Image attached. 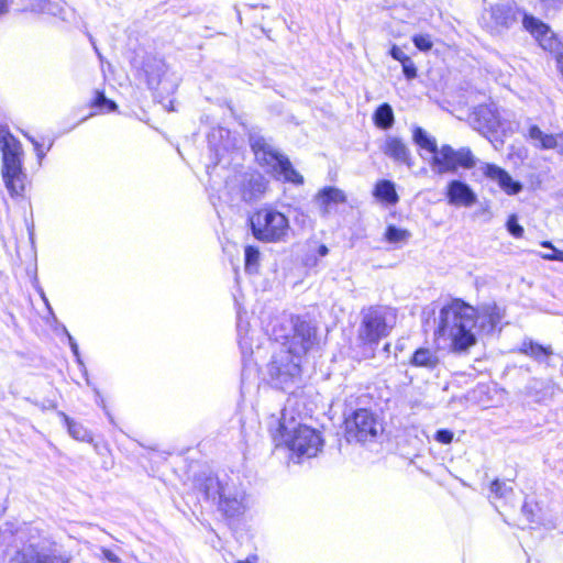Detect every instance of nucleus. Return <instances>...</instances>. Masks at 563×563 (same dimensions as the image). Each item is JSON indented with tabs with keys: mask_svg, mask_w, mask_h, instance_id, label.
<instances>
[{
	"mask_svg": "<svg viewBox=\"0 0 563 563\" xmlns=\"http://www.w3.org/2000/svg\"><path fill=\"white\" fill-rule=\"evenodd\" d=\"M526 509H528L527 504H525V505L522 506V511H525V512H526Z\"/></svg>",
	"mask_w": 563,
	"mask_h": 563,
	"instance_id": "50",
	"label": "nucleus"
},
{
	"mask_svg": "<svg viewBox=\"0 0 563 563\" xmlns=\"http://www.w3.org/2000/svg\"><path fill=\"white\" fill-rule=\"evenodd\" d=\"M412 141L421 150L432 154L429 165L438 175L453 174L459 168L472 169L476 166L477 159L470 147L463 146L455 150L449 144L439 147L435 137L420 126L413 128Z\"/></svg>",
	"mask_w": 563,
	"mask_h": 563,
	"instance_id": "3",
	"label": "nucleus"
},
{
	"mask_svg": "<svg viewBox=\"0 0 563 563\" xmlns=\"http://www.w3.org/2000/svg\"><path fill=\"white\" fill-rule=\"evenodd\" d=\"M396 311L386 306H373L362 311L358 338L363 343L377 344L389 335L396 324Z\"/></svg>",
	"mask_w": 563,
	"mask_h": 563,
	"instance_id": "9",
	"label": "nucleus"
},
{
	"mask_svg": "<svg viewBox=\"0 0 563 563\" xmlns=\"http://www.w3.org/2000/svg\"><path fill=\"white\" fill-rule=\"evenodd\" d=\"M446 197L450 205L471 207L476 200V194L464 181L454 179L449 183Z\"/></svg>",
	"mask_w": 563,
	"mask_h": 563,
	"instance_id": "19",
	"label": "nucleus"
},
{
	"mask_svg": "<svg viewBox=\"0 0 563 563\" xmlns=\"http://www.w3.org/2000/svg\"><path fill=\"white\" fill-rule=\"evenodd\" d=\"M8 3L7 0H0V14H3L7 12Z\"/></svg>",
	"mask_w": 563,
	"mask_h": 563,
	"instance_id": "46",
	"label": "nucleus"
},
{
	"mask_svg": "<svg viewBox=\"0 0 563 563\" xmlns=\"http://www.w3.org/2000/svg\"><path fill=\"white\" fill-rule=\"evenodd\" d=\"M415 46L421 52H428L432 48L433 42L429 34H416L412 36Z\"/></svg>",
	"mask_w": 563,
	"mask_h": 563,
	"instance_id": "35",
	"label": "nucleus"
},
{
	"mask_svg": "<svg viewBox=\"0 0 563 563\" xmlns=\"http://www.w3.org/2000/svg\"><path fill=\"white\" fill-rule=\"evenodd\" d=\"M31 142L34 144L37 157L41 161L44 157L45 152L42 151L41 145L36 141L31 139Z\"/></svg>",
	"mask_w": 563,
	"mask_h": 563,
	"instance_id": "43",
	"label": "nucleus"
},
{
	"mask_svg": "<svg viewBox=\"0 0 563 563\" xmlns=\"http://www.w3.org/2000/svg\"><path fill=\"white\" fill-rule=\"evenodd\" d=\"M375 125L382 130H388L394 125L395 115L389 103H382L373 114Z\"/></svg>",
	"mask_w": 563,
	"mask_h": 563,
	"instance_id": "27",
	"label": "nucleus"
},
{
	"mask_svg": "<svg viewBox=\"0 0 563 563\" xmlns=\"http://www.w3.org/2000/svg\"><path fill=\"white\" fill-rule=\"evenodd\" d=\"M91 107L106 112H111L117 109L115 102L108 99L101 91H96V97L91 102Z\"/></svg>",
	"mask_w": 563,
	"mask_h": 563,
	"instance_id": "32",
	"label": "nucleus"
},
{
	"mask_svg": "<svg viewBox=\"0 0 563 563\" xmlns=\"http://www.w3.org/2000/svg\"><path fill=\"white\" fill-rule=\"evenodd\" d=\"M482 170L486 177L497 183L507 195H517L522 190L521 183L515 180L508 172L495 164L485 163L482 166Z\"/></svg>",
	"mask_w": 563,
	"mask_h": 563,
	"instance_id": "18",
	"label": "nucleus"
},
{
	"mask_svg": "<svg viewBox=\"0 0 563 563\" xmlns=\"http://www.w3.org/2000/svg\"><path fill=\"white\" fill-rule=\"evenodd\" d=\"M474 129L477 131L494 132L499 126V117L495 108L487 104L478 106L473 113Z\"/></svg>",
	"mask_w": 563,
	"mask_h": 563,
	"instance_id": "20",
	"label": "nucleus"
},
{
	"mask_svg": "<svg viewBox=\"0 0 563 563\" xmlns=\"http://www.w3.org/2000/svg\"><path fill=\"white\" fill-rule=\"evenodd\" d=\"M390 55L394 59L400 62L401 64L409 58V56H407L405 52L396 45L390 48Z\"/></svg>",
	"mask_w": 563,
	"mask_h": 563,
	"instance_id": "40",
	"label": "nucleus"
},
{
	"mask_svg": "<svg viewBox=\"0 0 563 563\" xmlns=\"http://www.w3.org/2000/svg\"><path fill=\"white\" fill-rule=\"evenodd\" d=\"M1 175L10 196L22 197L26 174L22 165V145L5 128L0 126Z\"/></svg>",
	"mask_w": 563,
	"mask_h": 563,
	"instance_id": "7",
	"label": "nucleus"
},
{
	"mask_svg": "<svg viewBox=\"0 0 563 563\" xmlns=\"http://www.w3.org/2000/svg\"><path fill=\"white\" fill-rule=\"evenodd\" d=\"M316 343V328L300 318L294 320V333L287 351L300 356Z\"/></svg>",
	"mask_w": 563,
	"mask_h": 563,
	"instance_id": "13",
	"label": "nucleus"
},
{
	"mask_svg": "<svg viewBox=\"0 0 563 563\" xmlns=\"http://www.w3.org/2000/svg\"><path fill=\"white\" fill-rule=\"evenodd\" d=\"M328 253H329V249H328L325 245H323V244H322V245H320V246L318 247V254H319V256H322V257H323V256L328 255Z\"/></svg>",
	"mask_w": 563,
	"mask_h": 563,
	"instance_id": "45",
	"label": "nucleus"
},
{
	"mask_svg": "<svg viewBox=\"0 0 563 563\" xmlns=\"http://www.w3.org/2000/svg\"><path fill=\"white\" fill-rule=\"evenodd\" d=\"M507 231L515 238H521L523 235V228L518 223V217L510 214L506 222Z\"/></svg>",
	"mask_w": 563,
	"mask_h": 563,
	"instance_id": "36",
	"label": "nucleus"
},
{
	"mask_svg": "<svg viewBox=\"0 0 563 563\" xmlns=\"http://www.w3.org/2000/svg\"><path fill=\"white\" fill-rule=\"evenodd\" d=\"M525 136L538 150H555L559 145L556 134L545 133L537 124H530Z\"/></svg>",
	"mask_w": 563,
	"mask_h": 563,
	"instance_id": "23",
	"label": "nucleus"
},
{
	"mask_svg": "<svg viewBox=\"0 0 563 563\" xmlns=\"http://www.w3.org/2000/svg\"><path fill=\"white\" fill-rule=\"evenodd\" d=\"M490 493L496 498L508 499L512 495L514 488L505 481L495 479L490 484Z\"/></svg>",
	"mask_w": 563,
	"mask_h": 563,
	"instance_id": "30",
	"label": "nucleus"
},
{
	"mask_svg": "<svg viewBox=\"0 0 563 563\" xmlns=\"http://www.w3.org/2000/svg\"><path fill=\"white\" fill-rule=\"evenodd\" d=\"M275 422L276 428L271 423L269 431L277 446H287L298 457H312L320 451L323 444L320 433L298 421L287 406Z\"/></svg>",
	"mask_w": 563,
	"mask_h": 563,
	"instance_id": "2",
	"label": "nucleus"
},
{
	"mask_svg": "<svg viewBox=\"0 0 563 563\" xmlns=\"http://www.w3.org/2000/svg\"><path fill=\"white\" fill-rule=\"evenodd\" d=\"M197 487L206 499L217 503L218 509L228 518L240 517L247 509L245 492L233 479L201 474Z\"/></svg>",
	"mask_w": 563,
	"mask_h": 563,
	"instance_id": "5",
	"label": "nucleus"
},
{
	"mask_svg": "<svg viewBox=\"0 0 563 563\" xmlns=\"http://www.w3.org/2000/svg\"><path fill=\"white\" fill-rule=\"evenodd\" d=\"M385 238L389 243H399L407 241L410 238V233L409 231L399 229L395 225H388Z\"/></svg>",
	"mask_w": 563,
	"mask_h": 563,
	"instance_id": "31",
	"label": "nucleus"
},
{
	"mask_svg": "<svg viewBox=\"0 0 563 563\" xmlns=\"http://www.w3.org/2000/svg\"><path fill=\"white\" fill-rule=\"evenodd\" d=\"M541 246L549 250L548 252L540 253L543 260L563 262V251L554 247L551 242L543 241Z\"/></svg>",
	"mask_w": 563,
	"mask_h": 563,
	"instance_id": "34",
	"label": "nucleus"
},
{
	"mask_svg": "<svg viewBox=\"0 0 563 563\" xmlns=\"http://www.w3.org/2000/svg\"><path fill=\"white\" fill-rule=\"evenodd\" d=\"M401 66L402 73L407 79H413L417 77V68L410 57L405 60Z\"/></svg>",
	"mask_w": 563,
	"mask_h": 563,
	"instance_id": "37",
	"label": "nucleus"
},
{
	"mask_svg": "<svg viewBox=\"0 0 563 563\" xmlns=\"http://www.w3.org/2000/svg\"><path fill=\"white\" fill-rule=\"evenodd\" d=\"M254 238L266 243L287 241L290 233L288 218L273 207H263L250 218Z\"/></svg>",
	"mask_w": 563,
	"mask_h": 563,
	"instance_id": "8",
	"label": "nucleus"
},
{
	"mask_svg": "<svg viewBox=\"0 0 563 563\" xmlns=\"http://www.w3.org/2000/svg\"><path fill=\"white\" fill-rule=\"evenodd\" d=\"M316 200L319 205L320 214L328 217L331 212L332 205L346 202V195L336 187H324L318 192Z\"/></svg>",
	"mask_w": 563,
	"mask_h": 563,
	"instance_id": "22",
	"label": "nucleus"
},
{
	"mask_svg": "<svg viewBox=\"0 0 563 563\" xmlns=\"http://www.w3.org/2000/svg\"><path fill=\"white\" fill-rule=\"evenodd\" d=\"M409 364L415 367H421L430 372L435 371L441 365V358L437 349L422 346L417 349L409 360Z\"/></svg>",
	"mask_w": 563,
	"mask_h": 563,
	"instance_id": "21",
	"label": "nucleus"
},
{
	"mask_svg": "<svg viewBox=\"0 0 563 563\" xmlns=\"http://www.w3.org/2000/svg\"><path fill=\"white\" fill-rule=\"evenodd\" d=\"M476 310L461 299L442 307L435 335L451 341L453 352H465L476 343L473 328Z\"/></svg>",
	"mask_w": 563,
	"mask_h": 563,
	"instance_id": "1",
	"label": "nucleus"
},
{
	"mask_svg": "<svg viewBox=\"0 0 563 563\" xmlns=\"http://www.w3.org/2000/svg\"><path fill=\"white\" fill-rule=\"evenodd\" d=\"M380 151L395 163L412 167V156L407 143L399 136L387 134Z\"/></svg>",
	"mask_w": 563,
	"mask_h": 563,
	"instance_id": "15",
	"label": "nucleus"
},
{
	"mask_svg": "<svg viewBox=\"0 0 563 563\" xmlns=\"http://www.w3.org/2000/svg\"><path fill=\"white\" fill-rule=\"evenodd\" d=\"M519 352L538 363H548L549 358L553 355V350L550 345H542L531 339H525L519 347Z\"/></svg>",
	"mask_w": 563,
	"mask_h": 563,
	"instance_id": "24",
	"label": "nucleus"
},
{
	"mask_svg": "<svg viewBox=\"0 0 563 563\" xmlns=\"http://www.w3.org/2000/svg\"><path fill=\"white\" fill-rule=\"evenodd\" d=\"M298 357L284 349L273 354L271 362L267 364V374L275 387L285 389L289 383L299 376Z\"/></svg>",
	"mask_w": 563,
	"mask_h": 563,
	"instance_id": "11",
	"label": "nucleus"
},
{
	"mask_svg": "<svg viewBox=\"0 0 563 563\" xmlns=\"http://www.w3.org/2000/svg\"><path fill=\"white\" fill-rule=\"evenodd\" d=\"M558 136V141H559V145L556 146V151L559 154L563 155V132L562 133H559L556 134Z\"/></svg>",
	"mask_w": 563,
	"mask_h": 563,
	"instance_id": "44",
	"label": "nucleus"
},
{
	"mask_svg": "<svg viewBox=\"0 0 563 563\" xmlns=\"http://www.w3.org/2000/svg\"><path fill=\"white\" fill-rule=\"evenodd\" d=\"M523 27L530 32L532 36L536 37L543 49L550 52L556 49L558 41L553 32L541 20L534 18L533 15H525Z\"/></svg>",
	"mask_w": 563,
	"mask_h": 563,
	"instance_id": "16",
	"label": "nucleus"
},
{
	"mask_svg": "<svg viewBox=\"0 0 563 563\" xmlns=\"http://www.w3.org/2000/svg\"><path fill=\"white\" fill-rule=\"evenodd\" d=\"M66 334H67V338H68V341H69V345H70V349L74 353V355L76 356L77 361L79 364H82L81 363V360L79 357V349H78V344L77 342L75 341V339L67 332V330H65Z\"/></svg>",
	"mask_w": 563,
	"mask_h": 563,
	"instance_id": "41",
	"label": "nucleus"
},
{
	"mask_svg": "<svg viewBox=\"0 0 563 563\" xmlns=\"http://www.w3.org/2000/svg\"><path fill=\"white\" fill-rule=\"evenodd\" d=\"M505 311L495 302L484 303L476 311L475 319L479 321L481 330L487 334L501 330Z\"/></svg>",
	"mask_w": 563,
	"mask_h": 563,
	"instance_id": "17",
	"label": "nucleus"
},
{
	"mask_svg": "<svg viewBox=\"0 0 563 563\" xmlns=\"http://www.w3.org/2000/svg\"><path fill=\"white\" fill-rule=\"evenodd\" d=\"M543 4V7L550 9H556L561 4H563V0H540Z\"/></svg>",
	"mask_w": 563,
	"mask_h": 563,
	"instance_id": "42",
	"label": "nucleus"
},
{
	"mask_svg": "<svg viewBox=\"0 0 563 563\" xmlns=\"http://www.w3.org/2000/svg\"><path fill=\"white\" fill-rule=\"evenodd\" d=\"M255 560H256V558L253 556V558H249V559H246L244 561H238L236 563H255L254 562Z\"/></svg>",
	"mask_w": 563,
	"mask_h": 563,
	"instance_id": "47",
	"label": "nucleus"
},
{
	"mask_svg": "<svg viewBox=\"0 0 563 563\" xmlns=\"http://www.w3.org/2000/svg\"><path fill=\"white\" fill-rule=\"evenodd\" d=\"M236 180L241 199L245 202L260 200L268 187V180L258 172H245Z\"/></svg>",
	"mask_w": 563,
	"mask_h": 563,
	"instance_id": "12",
	"label": "nucleus"
},
{
	"mask_svg": "<svg viewBox=\"0 0 563 563\" xmlns=\"http://www.w3.org/2000/svg\"><path fill=\"white\" fill-rule=\"evenodd\" d=\"M434 439L443 444H449L453 440V432L448 429L438 430Z\"/></svg>",
	"mask_w": 563,
	"mask_h": 563,
	"instance_id": "38",
	"label": "nucleus"
},
{
	"mask_svg": "<svg viewBox=\"0 0 563 563\" xmlns=\"http://www.w3.org/2000/svg\"><path fill=\"white\" fill-rule=\"evenodd\" d=\"M382 431L380 421L368 409H358L345 420V433L349 442L373 441Z\"/></svg>",
	"mask_w": 563,
	"mask_h": 563,
	"instance_id": "10",
	"label": "nucleus"
},
{
	"mask_svg": "<svg viewBox=\"0 0 563 563\" xmlns=\"http://www.w3.org/2000/svg\"><path fill=\"white\" fill-rule=\"evenodd\" d=\"M246 344V342L244 341V339H240V345L242 349H244V345Z\"/></svg>",
	"mask_w": 563,
	"mask_h": 563,
	"instance_id": "48",
	"label": "nucleus"
},
{
	"mask_svg": "<svg viewBox=\"0 0 563 563\" xmlns=\"http://www.w3.org/2000/svg\"><path fill=\"white\" fill-rule=\"evenodd\" d=\"M245 258V272L254 274L258 269L260 264V251L257 247L247 245L244 251Z\"/></svg>",
	"mask_w": 563,
	"mask_h": 563,
	"instance_id": "29",
	"label": "nucleus"
},
{
	"mask_svg": "<svg viewBox=\"0 0 563 563\" xmlns=\"http://www.w3.org/2000/svg\"><path fill=\"white\" fill-rule=\"evenodd\" d=\"M66 422L68 432L74 439L80 441H86L89 439L88 431L81 424L70 420L69 418H66Z\"/></svg>",
	"mask_w": 563,
	"mask_h": 563,
	"instance_id": "33",
	"label": "nucleus"
},
{
	"mask_svg": "<svg viewBox=\"0 0 563 563\" xmlns=\"http://www.w3.org/2000/svg\"><path fill=\"white\" fill-rule=\"evenodd\" d=\"M4 511V507L0 504V515Z\"/></svg>",
	"mask_w": 563,
	"mask_h": 563,
	"instance_id": "49",
	"label": "nucleus"
},
{
	"mask_svg": "<svg viewBox=\"0 0 563 563\" xmlns=\"http://www.w3.org/2000/svg\"><path fill=\"white\" fill-rule=\"evenodd\" d=\"M525 15H529L515 3H500L490 8V18L495 25L501 29H510L519 20L525 22Z\"/></svg>",
	"mask_w": 563,
	"mask_h": 563,
	"instance_id": "14",
	"label": "nucleus"
},
{
	"mask_svg": "<svg viewBox=\"0 0 563 563\" xmlns=\"http://www.w3.org/2000/svg\"><path fill=\"white\" fill-rule=\"evenodd\" d=\"M249 143L258 165L265 167L276 179L294 185L303 184V177L294 168L289 158L279 152L272 140L265 137L260 130H250Z\"/></svg>",
	"mask_w": 563,
	"mask_h": 563,
	"instance_id": "6",
	"label": "nucleus"
},
{
	"mask_svg": "<svg viewBox=\"0 0 563 563\" xmlns=\"http://www.w3.org/2000/svg\"><path fill=\"white\" fill-rule=\"evenodd\" d=\"M375 197L384 200L390 205H395L398 201V195L395 189V185L390 180H380L376 184L374 190Z\"/></svg>",
	"mask_w": 563,
	"mask_h": 563,
	"instance_id": "28",
	"label": "nucleus"
},
{
	"mask_svg": "<svg viewBox=\"0 0 563 563\" xmlns=\"http://www.w3.org/2000/svg\"><path fill=\"white\" fill-rule=\"evenodd\" d=\"M166 65L161 59H153L147 62L144 66V71L147 79V85L151 89H156L162 81L163 75L166 73Z\"/></svg>",
	"mask_w": 563,
	"mask_h": 563,
	"instance_id": "26",
	"label": "nucleus"
},
{
	"mask_svg": "<svg viewBox=\"0 0 563 563\" xmlns=\"http://www.w3.org/2000/svg\"><path fill=\"white\" fill-rule=\"evenodd\" d=\"M527 394L541 402L554 395V385L551 382L533 378L527 386Z\"/></svg>",
	"mask_w": 563,
	"mask_h": 563,
	"instance_id": "25",
	"label": "nucleus"
},
{
	"mask_svg": "<svg viewBox=\"0 0 563 563\" xmlns=\"http://www.w3.org/2000/svg\"><path fill=\"white\" fill-rule=\"evenodd\" d=\"M100 551H101L102 558L108 563H122L121 559L113 551H111L107 548H101Z\"/></svg>",
	"mask_w": 563,
	"mask_h": 563,
	"instance_id": "39",
	"label": "nucleus"
},
{
	"mask_svg": "<svg viewBox=\"0 0 563 563\" xmlns=\"http://www.w3.org/2000/svg\"><path fill=\"white\" fill-rule=\"evenodd\" d=\"M8 563H69V559L60 554L38 529L24 527L16 530Z\"/></svg>",
	"mask_w": 563,
	"mask_h": 563,
	"instance_id": "4",
	"label": "nucleus"
}]
</instances>
